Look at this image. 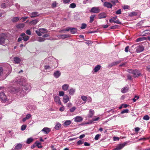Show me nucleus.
Listing matches in <instances>:
<instances>
[{"label":"nucleus","mask_w":150,"mask_h":150,"mask_svg":"<svg viewBox=\"0 0 150 150\" xmlns=\"http://www.w3.org/2000/svg\"><path fill=\"white\" fill-rule=\"evenodd\" d=\"M121 62V61L119 60L116 62H112L111 64H110L109 65V66L110 67H111L113 66L116 65L117 64L120 63Z\"/></svg>","instance_id":"nucleus-12"},{"label":"nucleus","mask_w":150,"mask_h":150,"mask_svg":"<svg viewBox=\"0 0 150 150\" xmlns=\"http://www.w3.org/2000/svg\"><path fill=\"white\" fill-rule=\"evenodd\" d=\"M139 97L137 96H135L134 97V98H133L132 99L133 101L134 102H135L136 101L139 99Z\"/></svg>","instance_id":"nucleus-52"},{"label":"nucleus","mask_w":150,"mask_h":150,"mask_svg":"<svg viewBox=\"0 0 150 150\" xmlns=\"http://www.w3.org/2000/svg\"><path fill=\"white\" fill-rule=\"evenodd\" d=\"M45 69H50V66L48 65H46L44 67Z\"/></svg>","instance_id":"nucleus-63"},{"label":"nucleus","mask_w":150,"mask_h":150,"mask_svg":"<svg viewBox=\"0 0 150 150\" xmlns=\"http://www.w3.org/2000/svg\"><path fill=\"white\" fill-rule=\"evenodd\" d=\"M146 70L150 72V65H148L146 67Z\"/></svg>","instance_id":"nucleus-64"},{"label":"nucleus","mask_w":150,"mask_h":150,"mask_svg":"<svg viewBox=\"0 0 150 150\" xmlns=\"http://www.w3.org/2000/svg\"><path fill=\"white\" fill-rule=\"evenodd\" d=\"M94 113V111L93 110L90 109L89 111V114L88 117H91Z\"/></svg>","instance_id":"nucleus-20"},{"label":"nucleus","mask_w":150,"mask_h":150,"mask_svg":"<svg viewBox=\"0 0 150 150\" xmlns=\"http://www.w3.org/2000/svg\"><path fill=\"white\" fill-rule=\"evenodd\" d=\"M39 16L38 13L37 12H32L30 14V17L31 18Z\"/></svg>","instance_id":"nucleus-16"},{"label":"nucleus","mask_w":150,"mask_h":150,"mask_svg":"<svg viewBox=\"0 0 150 150\" xmlns=\"http://www.w3.org/2000/svg\"><path fill=\"white\" fill-rule=\"evenodd\" d=\"M38 22V20L35 19L32 21L30 22V23L31 24L35 25Z\"/></svg>","instance_id":"nucleus-37"},{"label":"nucleus","mask_w":150,"mask_h":150,"mask_svg":"<svg viewBox=\"0 0 150 150\" xmlns=\"http://www.w3.org/2000/svg\"><path fill=\"white\" fill-rule=\"evenodd\" d=\"M70 1V0H63V1L64 3H69Z\"/></svg>","instance_id":"nucleus-57"},{"label":"nucleus","mask_w":150,"mask_h":150,"mask_svg":"<svg viewBox=\"0 0 150 150\" xmlns=\"http://www.w3.org/2000/svg\"><path fill=\"white\" fill-rule=\"evenodd\" d=\"M100 136V134H97V135H96V136H95V137L94 138L96 140H98L99 139V137Z\"/></svg>","instance_id":"nucleus-51"},{"label":"nucleus","mask_w":150,"mask_h":150,"mask_svg":"<svg viewBox=\"0 0 150 150\" xmlns=\"http://www.w3.org/2000/svg\"><path fill=\"white\" fill-rule=\"evenodd\" d=\"M1 7L3 8H6V6L4 3H3L1 5Z\"/></svg>","instance_id":"nucleus-47"},{"label":"nucleus","mask_w":150,"mask_h":150,"mask_svg":"<svg viewBox=\"0 0 150 150\" xmlns=\"http://www.w3.org/2000/svg\"><path fill=\"white\" fill-rule=\"evenodd\" d=\"M69 94L71 95H73L75 93V89L71 88L69 90Z\"/></svg>","instance_id":"nucleus-27"},{"label":"nucleus","mask_w":150,"mask_h":150,"mask_svg":"<svg viewBox=\"0 0 150 150\" xmlns=\"http://www.w3.org/2000/svg\"><path fill=\"white\" fill-rule=\"evenodd\" d=\"M149 118H150V117H149V116L148 115H146L144 116L143 117V119L144 120H149Z\"/></svg>","instance_id":"nucleus-42"},{"label":"nucleus","mask_w":150,"mask_h":150,"mask_svg":"<svg viewBox=\"0 0 150 150\" xmlns=\"http://www.w3.org/2000/svg\"><path fill=\"white\" fill-rule=\"evenodd\" d=\"M106 17V15L104 13H102L98 15V17L99 19L105 18Z\"/></svg>","instance_id":"nucleus-15"},{"label":"nucleus","mask_w":150,"mask_h":150,"mask_svg":"<svg viewBox=\"0 0 150 150\" xmlns=\"http://www.w3.org/2000/svg\"><path fill=\"white\" fill-rule=\"evenodd\" d=\"M122 11L121 9H119L116 11L115 13L117 14H119L121 13Z\"/></svg>","instance_id":"nucleus-54"},{"label":"nucleus","mask_w":150,"mask_h":150,"mask_svg":"<svg viewBox=\"0 0 150 150\" xmlns=\"http://www.w3.org/2000/svg\"><path fill=\"white\" fill-rule=\"evenodd\" d=\"M83 143V142L81 140H79L77 142V144L78 145H81Z\"/></svg>","instance_id":"nucleus-55"},{"label":"nucleus","mask_w":150,"mask_h":150,"mask_svg":"<svg viewBox=\"0 0 150 150\" xmlns=\"http://www.w3.org/2000/svg\"><path fill=\"white\" fill-rule=\"evenodd\" d=\"M104 5L105 6L107 7L108 8H111L112 6L111 4L110 3L108 2H105Z\"/></svg>","instance_id":"nucleus-18"},{"label":"nucleus","mask_w":150,"mask_h":150,"mask_svg":"<svg viewBox=\"0 0 150 150\" xmlns=\"http://www.w3.org/2000/svg\"><path fill=\"white\" fill-rule=\"evenodd\" d=\"M100 68L101 66L100 65H98L96 66L95 68L93 69V70L95 72H97L100 70Z\"/></svg>","instance_id":"nucleus-21"},{"label":"nucleus","mask_w":150,"mask_h":150,"mask_svg":"<svg viewBox=\"0 0 150 150\" xmlns=\"http://www.w3.org/2000/svg\"><path fill=\"white\" fill-rule=\"evenodd\" d=\"M54 101L57 104L59 105L61 104V102L58 96H55L54 97Z\"/></svg>","instance_id":"nucleus-7"},{"label":"nucleus","mask_w":150,"mask_h":150,"mask_svg":"<svg viewBox=\"0 0 150 150\" xmlns=\"http://www.w3.org/2000/svg\"><path fill=\"white\" fill-rule=\"evenodd\" d=\"M83 120V118L80 116H77L74 119V121L77 122H79Z\"/></svg>","instance_id":"nucleus-19"},{"label":"nucleus","mask_w":150,"mask_h":150,"mask_svg":"<svg viewBox=\"0 0 150 150\" xmlns=\"http://www.w3.org/2000/svg\"><path fill=\"white\" fill-rule=\"evenodd\" d=\"M4 72V70L2 67H0V76L3 75Z\"/></svg>","instance_id":"nucleus-50"},{"label":"nucleus","mask_w":150,"mask_h":150,"mask_svg":"<svg viewBox=\"0 0 150 150\" xmlns=\"http://www.w3.org/2000/svg\"><path fill=\"white\" fill-rule=\"evenodd\" d=\"M146 40V37H143L139 38H137L136 40V41L137 42H140V41H143V40Z\"/></svg>","instance_id":"nucleus-26"},{"label":"nucleus","mask_w":150,"mask_h":150,"mask_svg":"<svg viewBox=\"0 0 150 150\" xmlns=\"http://www.w3.org/2000/svg\"><path fill=\"white\" fill-rule=\"evenodd\" d=\"M69 87V85L66 84L63 85L62 86V89L64 91L67 90Z\"/></svg>","instance_id":"nucleus-25"},{"label":"nucleus","mask_w":150,"mask_h":150,"mask_svg":"<svg viewBox=\"0 0 150 150\" xmlns=\"http://www.w3.org/2000/svg\"><path fill=\"white\" fill-rule=\"evenodd\" d=\"M27 126L26 125H22L21 127V130L22 131L25 130Z\"/></svg>","instance_id":"nucleus-43"},{"label":"nucleus","mask_w":150,"mask_h":150,"mask_svg":"<svg viewBox=\"0 0 150 150\" xmlns=\"http://www.w3.org/2000/svg\"><path fill=\"white\" fill-rule=\"evenodd\" d=\"M59 95L60 96H63L64 95V92L63 91H60L59 92Z\"/></svg>","instance_id":"nucleus-53"},{"label":"nucleus","mask_w":150,"mask_h":150,"mask_svg":"<svg viewBox=\"0 0 150 150\" xmlns=\"http://www.w3.org/2000/svg\"><path fill=\"white\" fill-rule=\"evenodd\" d=\"M137 13L135 12H131L129 15L130 16H135L137 15Z\"/></svg>","instance_id":"nucleus-36"},{"label":"nucleus","mask_w":150,"mask_h":150,"mask_svg":"<svg viewBox=\"0 0 150 150\" xmlns=\"http://www.w3.org/2000/svg\"><path fill=\"white\" fill-rule=\"evenodd\" d=\"M8 42L6 38V35L4 33L0 34V44L3 45L7 43Z\"/></svg>","instance_id":"nucleus-2"},{"label":"nucleus","mask_w":150,"mask_h":150,"mask_svg":"<svg viewBox=\"0 0 150 150\" xmlns=\"http://www.w3.org/2000/svg\"><path fill=\"white\" fill-rule=\"evenodd\" d=\"M77 29L76 28H71V27H69L68 28H67L66 29L64 30H61L60 32H62L61 33H63L64 32H63L64 31H70L71 33L72 34H74L75 33H76V32L77 31Z\"/></svg>","instance_id":"nucleus-3"},{"label":"nucleus","mask_w":150,"mask_h":150,"mask_svg":"<svg viewBox=\"0 0 150 150\" xmlns=\"http://www.w3.org/2000/svg\"><path fill=\"white\" fill-rule=\"evenodd\" d=\"M40 30L41 32V33H47L48 32L47 30L45 28H42V29H40Z\"/></svg>","instance_id":"nucleus-32"},{"label":"nucleus","mask_w":150,"mask_h":150,"mask_svg":"<svg viewBox=\"0 0 150 150\" xmlns=\"http://www.w3.org/2000/svg\"><path fill=\"white\" fill-rule=\"evenodd\" d=\"M87 25L85 23H82L81 25V29H84L86 27Z\"/></svg>","instance_id":"nucleus-44"},{"label":"nucleus","mask_w":150,"mask_h":150,"mask_svg":"<svg viewBox=\"0 0 150 150\" xmlns=\"http://www.w3.org/2000/svg\"><path fill=\"white\" fill-rule=\"evenodd\" d=\"M118 27V25H115L113 26H111L110 27V28L111 29H115L117 28Z\"/></svg>","instance_id":"nucleus-49"},{"label":"nucleus","mask_w":150,"mask_h":150,"mask_svg":"<svg viewBox=\"0 0 150 150\" xmlns=\"http://www.w3.org/2000/svg\"><path fill=\"white\" fill-rule=\"evenodd\" d=\"M57 3L56 1L53 2L52 4V8H54L56 7Z\"/></svg>","instance_id":"nucleus-46"},{"label":"nucleus","mask_w":150,"mask_h":150,"mask_svg":"<svg viewBox=\"0 0 150 150\" xmlns=\"http://www.w3.org/2000/svg\"><path fill=\"white\" fill-rule=\"evenodd\" d=\"M14 61L15 63L17 64H18L20 62L21 60L19 57H16L14 58Z\"/></svg>","instance_id":"nucleus-23"},{"label":"nucleus","mask_w":150,"mask_h":150,"mask_svg":"<svg viewBox=\"0 0 150 150\" xmlns=\"http://www.w3.org/2000/svg\"><path fill=\"white\" fill-rule=\"evenodd\" d=\"M149 30H145L143 32V33H144L143 36L146 35V34H149V33H148L147 32V31H149Z\"/></svg>","instance_id":"nucleus-56"},{"label":"nucleus","mask_w":150,"mask_h":150,"mask_svg":"<svg viewBox=\"0 0 150 150\" xmlns=\"http://www.w3.org/2000/svg\"><path fill=\"white\" fill-rule=\"evenodd\" d=\"M127 71L129 73L133 74L134 78L137 77L141 75L140 71L137 69H128Z\"/></svg>","instance_id":"nucleus-1"},{"label":"nucleus","mask_w":150,"mask_h":150,"mask_svg":"<svg viewBox=\"0 0 150 150\" xmlns=\"http://www.w3.org/2000/svg\"><path fill=\"white\" fill-rule=\"evenodd\" d=\"M58 36L59 37H60L61 38L64 39L65 38L69 37V35L67 34H63L59 35Z\"/></svg>","instance_id":"nucleus-24"},{"label":"nucleus","mask_w":150,"mask_h":150,"mask_svg":"<svg viewBox=\"0 0 150 150\" xmlns=\"http://www.w3.org/2000/svg\"><path fill=\"white\" fill-rule=\"evenodd\" d=\"M76 6V4L74 3H72L70 5L69 7L71 8H74Z\"/></svg>","instance_id":"nucleus-38"},{"label":"nucleus","mask_w":150,"mask_h":150,"mask_svg":"<svg viewBox=\"0 0 150 150\" xmlns=\"http://www.w3.org/2000/svg\"><path fill=\"white\" fill-rule=\"evenodd\" d=\"M33 139L31 137L28 138L26 141L27 144H30L33 141Z\"/></svg>","instance_id":"nucleus-29"},{"label":"nucleus","mask_w":150,"mask_h":150,"mask_svg":"<svg viewBox=\"0 0 150 150\" xmlns=\"http://www.w3.org/2000/svg\"><path fill=\"white\" fill-rule=\"evenodd\" d=\"M22 147V145L19 143L17 144L14 147V149L15 150H18L21 149Z\"/></svg>","instance_id":"nucleus-13"},{"label":"nucleus","mask_w":150,"mask_h":150,"mask_svg":"<svg viewBox=\"0 0 150 150\" xmlns=\"http://www.w3.org/2000/svg\"><path fill=\"white\" fill-rule=\"evenodd\" d=\"M71 123V122L70 120H66L64 123V125L68 126L70 125Z\"/></svg>","instance_id":"nucleus-34"},{"label":"nucleus","mask_w":150,"mask_h":150,"mask_svg":"<svg viewBox=\"0 0 150 150\" xmlns=\"http://www.w3.org/2000/svg\"><path fill=\"white\" fill-rule=\"evenodd\" d=\"M35 144H36V146H37L38 148H41L42 147V146L41 145V144L40 142H36Z\"/></svg>","instance_id":"nucleus-28"},{"label":"nucleus","mask_w":150,"mask_h":150,"mask_svg":"<svg viewBox=\"0 0 150 150\" xmlns=\"http://www.w3.org/2000/svg\"><path fill=\"white\" fill-rule=\"evenodd\" d=\"M127 77L128 79L130 80H131L132 79V77L129 74H128L127 75Z\"/></svg>","instance_id":"nucleus-59"},{"label":"nucleus","mask_w":150,"mask_h":150,"mask_svg":"<svg viewBox=\"0 0 150 150\" xmlns=\"http://www.w3.org/2000/svg\"><path fill=\"white\" fill-rule=\"evenodd\" d=\"M35 33H36L39 36H41L42 35V33L41 32H40V30H36L35 31Z\"/></svg>","instance_id":"nucleus-48"},{"label":"nucleus","mask_w":150,"mask_h":150,"mask_svg":"<svg viewBox=\"0 0 150 150\" xmlns=\"http://www.w3.org/2000/svg\"><path fill=\"white\" fill-rule=\"evenodd\" d=\"M129 47L128 46H127L125 47V51L126 52H128V51H129L128 50H129Z\"/></svg>","instance_id":"nucleus-60"},{"label":"nucleus","mask_w":150,"mask_h":150,"mask_svg":"<svg viewBox=\"0 0 150 150\" xmlns=\"http://www.w3.org/2000/svg\"><path fill=\"white\" fill-rule=\"evenodd\" d=\"M69 100V97L67 95H64L63 98V101L65 103H67Z\"/></svg>","instance_id":"nucleus-10"},{"label":"nucleus","mask_w":150,"mask_h":150,"mask_svg":"<svg viewBox=\"0 0 150 150\" xmlns=\"http://www.w3.org/2000/svg\"><path fill=\"white\" fill-rule=\"evenodd\" d=\"M51 130L49 128L45 127L42 130V131L44 132L45 134H47L50 132Z\"/></svg>","instance_id":"nucleus-14"},{"label":"nucleus","mask_w":150,"mask_h":150,"mask_svg":"<svg viewBox=\"0 0 150 150\" xmlns=\"http://www.w3.org/2000/svg\"><path fill=\"white\" fill-rule=\"evenodd\" d=\"M61 124L59 122H57L55 123L54 128L56 130H59L61 128Z\"/></svg>","instance_id":"nucleus-11"},{"label":"nucleus","mask_w":150,"mask_h":150,"mask_svg":"<svg viewBox=\"0 0 150 150\" xmlns=\"http://www.w3.org/2000/svg\"><path fill=\"white\" fill-rule=\"evenodd\" d=\"M129 88L127 86L121 89V92L123 93H125L127 92L129 90Z\"/></svg>","instance_id":"nucleus-17"},{"label":"nucleus","mask_w":150,"mask_h":150,"mask_svg":"<svg viewBox=\"0 0 150 150\" xmlns=\"http://www.w3.org/2000/svg\"><path fill=\"white\" fill-rule=\"evenodd\" d=\"M61 73L60 71H55L53 74V76L54 77L58 78L61 75Z\"/></svg>","instance_id":"nucleus-8"},{"label":"nucleus","mask_w":150,"mask_h":150,"mask_svg":"<svg viewBox=\"0 0 150 150\" xmlns=\"http://www.w3.org/2000/svg\"><path fill=\"white\" fill-rule=\"evenodd\" d=\"M126 143H124L118 145L116 148L114 149L113 150H120L121 149L126 145Z\"/></svg>","instance_id":"nucleus-6"},{"label":"nucleus","mask_w":150,"mask_h":150,"mask_svg":"<svg viewBox=\"0 0 150 150\" xmlns=\"http://www.w3.org/2000/svg\"><path fill=\"white\" fill-rule=\"evenodd\" d=\"M0 99L3 101H6L7 98L4 93H0Z\"/></svg>","instance_id":"nucleus-5"},{"label":"nucleus","mask_w":150,"mask_h":150,"mask_svg":"<svg viewBox=\"0 0 150 150\" xmlns=\"http://www.w3.org/2000/svg\"><path fill=\"white\" fill-rule=\"evenodd\" d=\"M129 110L125 109L122 110L121 112V114H123L125 113H128L129 112Z\"/></svg>","instance_id":"nucleus-39"},{"label":"nucleus","mask_w":150,"mask_h":150,"mask_svg":"<svg viewBox=\"0 0 150 150\" xmlns=\"http://www.w3.org/2000/svg\"><path fill=\"white\" fill-rule=\"evenodd\" d=\"M115 23H116L118 24H121V23L119 21L118 19H117L115 21Z\"/></svg>","instance_id":"nucleus-61"},{"label":"nucleus","mask_w":150,"mask_h":150,"mask_svg":"<svg viewBox=\"0 0 150 150\" xmlns=\"http://www.w3.org/2000/svg\"><path fill=\"white\" fill-rule=\"evenodd\" d=\"M136 51L137 53L142 52L144 50V48L141 46H138L136 48Z\"/></svg>","instance_id":"nucleus-9"},{"label":"nucleus","mask_w":150,"mask_h":150,"mask_svg":"<svg viewBox=\"0 0 150 150\" xmlns=\"http://www.w3.org/2000/svg\"><path fill=\"white\" fill-rule=\"evenodd\" d=\"M95 16V15H91V16L90 17V23H92L93 21H94V18Z\"/></svg>","instance_id":"nucleus-33"},{"label":"nucleus","mask_w":150,"mask_h":150,"mask_svg":"<svg viewBox=\"0 0 150 150\" xmlns=\"http://www.w3.org/2000/svg\"><path fill=\"white\" fill-rule=\"evenodd\" d=\"M24 26V23H20L16 25V27L18 28H23Z\"/></svg>","instance_id":"nucleus-30"},{"label":"nucleus","mask_w":150,"mask_h":150,"mask_svg":"<svg viewBox=\"0 0 150 150\" xmlns=\"http://www.w3.org/2000/svg\"><path fill=\"white\" fill-rule=\"evenodd\" d=\"M24 41H28L30 38V37L26 35L25 36L22 37Z\"/></svg>","instance_id":"nucleus-35"},{"label":"nucleus","mask_w":150,"mask_h":150,"mask_svg":"<svg viewBox=\"0 0 150 150\" xmlns=\"http://www.w3.org/2000/svg\"><path fill=\"white\" fill-rule=\"evenodd\" d=\"M76 109V108L75 107H73L70 108V111L71 112H73Z\"/></svg>","instance_id":"nucleus-45"},{"label":"nucleus","mask_w":150,"mask_h":150,"mask_svg":"<svg viewBox=\"0 0 150 150\" xmlns=\"http://www.w3.org/2000/svg\"><path fill=\"white\" fill-rule=\"evenodd\" d=\"M81 98L83 101H85V103L86 102L87 99V98L86 96H82L81 97Z\"/></svg>","instance_id":"nucleus-41"},{"label":"nucleus","mask_w":150,"mask_h":150,"mask_svg":"<svg viewBox=\"0 0 150 150\" xmlns=\"http://www.w3.org/2000/svg\"><path fill=\"white\" fill-rule=\"evenodd\" d=\"M31 117V115L30 114H28L26 115V117L23 118L22 121L23 122H25L26 120L29 119Z\"/></svg>","instance_id":"nucleus-22"},{"label":"nucleus","mask_w":150,"mask_h":150,"mask_svg":"<svg viewBox=\"0 0 150 150\" xmlns=\"http://www.w3.org/2000/svg\"><path fill=\"white\" fill-rule=\"evenodd\" d=\"M91 13H98L100 12V9L98 8L95 7H93L90 11Z\"/></svg>","instance_id":"nucleus-4"},{"label":"nucleus","mask_w":150,"mask_h":150,"mask_svg":"<svg viewBox=\"0 0 150 150\" xmlns=\"http://www.w3.org/2000/svg\"><path fill=\"white\" fill-rule=\"evenodd\" d=\"M26 33L28 35H31V32L30 30H26Z\"/></svg>","instance_id":"nucleus-58"},{"label":"nucleus","mask_w":150,"mask_h":150,"mask_svg":"<svg viewBox=\"0 0 150 150\" xmlns=\"http://www.w3.org/2000/svg\"><path fill=\"white\" fill-rule=\"evenodd\" d=\"M19 18L18 17H15L13 18L11 20V21L13 23H15L19 21Z\"/></svg>","instance_id":"nucleus-31"},{"label":"nucleus","mask_w":150,"mask_h":150,"mask_svg":"<svg viewBox=\"0 0 150 150\" xmlns=\"http://www.w3.org/2000/svg\"><path fill=\"white\" fill-rule=\"evenodd\" d=\"M45 39L43 38L39 37L38 41L39 42H42L44 41Z\"/></svg>","instance_id":"nucleus-40"},{"label":"nucleus","mask_w":150,"mask_h":150,"mask_svg":"<svg viewBox=\"0 0 150 150\" xmlns=\"http://www.w3.org/2000/svg\"><path fill=\"white\" fill-rule=\"evenodd\" d=\"M112 2L114 4L118 2V0H112Z\"/></svg>","instance_id":"nucleus-62"}]
</instances>
